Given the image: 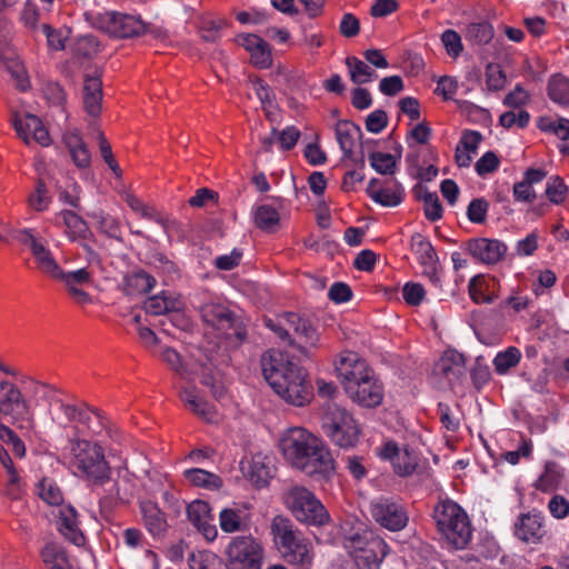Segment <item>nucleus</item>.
I'll return each mask as SVG.
<instances>
[{
	"label": "nucleus",
	"instance_id": "1",
	"mask_svg": "<svg viewBox=\"0 0 569 569\" xmlns=\"http://www.w3.org/2000/svg\"><path fill=\"white\" fill-rule=\"evenodd\" d=\"M279 449L286 462L307 476L328 479L336 466L329 448L305 428L292 427L279 438Z\"/></svg>",
	"mask_w": 569,
	"mask_h": 569
},
{
	"label": "nucleus",
	"instance_id": "2",
	"mask_svg": "<svg viewBox=\"0 0 569 569\" xmlns=\"http://www.w3.org/2000/svg\"><path fill=\"white\" fill-rule=\"evenodd\" d=\"M260 365L266 381L286 402L302 407L310 401L312 391L306 370L284 352L270 349L261 356Z\"/></svg>",
	"mask_w": 569,
	"mask_h": 569
},
{
	"label": "nucleus",
	"instance_id": "3",
	"mask_svg": "<svg viewBox=\"0 0 569 569\" xmlns=\"http://www.w3.org/2000/svg\"><path fill=\"white\" fill-rule=\"evenodd\" d=\"M70 466L93 491L103 488L104 498H119V483L111 478V468L101 446L84 439L70 441Z\"/></svg>",
	"mask_w": 569,
	"mask_h": 569
},
{
	"label": "nucleus",
	"instance_id": "4",
	"mask_svg": "<svg viewBox=\"0 0 569 569\" xmlns=\"http://www.w3.org/2000/svg\"><path fill=\"white\" fill-rule=\"evenodd\" d=\"M336 371L345 391L355 402L369 408L381 403L382 386L357 353H341L336 362Z\"/></svg>",
	"mask_w": 569,
	"mask_h": 569
},
{
	"label": "nucleus",
	"instance_id": "5",
	"mask_svg": "<svg viewBox=\"0 0 569 569\" xmlns=\"http://www.w3.org/2000/svg\"><path fill=\"white\" fill-rule=\"evenodd\" d=\"M342 531L343 548L359 569L379 567L388 553V546L383 539L368 530L360 521L355 525L346 522Z\"/></svg>",
	"mask_w": 569,
	"mask_h": 569
},
{
	"label": "nucleus",
	"instance_id": "6",
	"mask_svg": "<svg viewBox=\"0 0 569 569\" xmlns=\"http://www.w3.org/2000/svg\"><path fill=\"white\" fill-rule=\"evenodd\" d=\"M271 532L281 557L297 569H310L313 563L311 542L295 529L292 522L282 516H276L271 522Z\"/></svg>",
	"mask_w": 569,
	"mask_h": 569
},
{
	"label": "nucleus",
	"instance_id": "7",
	"mask_svg": "<svg viewBox=\"0 0 569 569\" xmlns=\"http://www.w3.org/2000/svg\"><path fill=\"white\" fill-rule=\"evenodd\" d=\"M439 533L455 549H462L471 538L470 521L455 500H440L433 509Z\"/></svg>",
	"mask_w": 569,
	"mask_h": 569
},
{
	"label": "nucleus",
	"instance_id": "8",
	"mask_svg": "<svg viewBox=\"0 0 569 569\" xmlns=\"http://www.w3.org/2000/svg\"><path fill=\"white\" fill-rule=\"evenodd\" d=\"M33 401L10 380H0V416L20 430L31 431L36 426Z\"/></svg>",
	"mask_w": 569,
	"mask_h": 569
},
{
	"label": "nucleus",
	"instance_id": "9",
	"mask_svg": "<svg viewBox=\"0 0 569 569\" xmlns=\"http://www.w3.org/2000/svg\"><path fill=\"white\" fill-rule=\"evenodd\" d=\"M266 326L281 340L297 349L306 357L310 356L309 348L318 342L317 330L309 320L293 312H284L276 319H266Z\"/></svg>",
	"mask_w": 569,
	"mask_h": 569
},
{
	"label": "nucleus",
	"instance_id": "10",
	"mask_svg": "<svg viewBox=\"0 0 569 569\" xmlns=\"http://www.w3.org/2000/svg\"><path fill=\"white\" fill-rule=\"evenodd\" d=\"M84 20L91 28L114 39L140 37L147 32L148 27L140 16L114 10L87 11Z\"/></svg>",
	"mask_w": 569,
	"mask_h": 569
},
{
	"label": "nucleus",
	"instance_id": "11",
	"mask_svg": "<svg viewBox=\"0 0 569 569\" xmlns=\"http://www.w3.org/2000/svg\"><path fill=\"white\" fill-rule=\"evenodd\" d=\"M322 429L325 435L341 448L355 447L359 440V427L353 417L341 406L328 401L323 405Z\"/></svg>",
	"mask_w": 569,
	"mask_h": 569
},
{
	"label": "nucleus",
	"instance_id": "12",
	"mask_svg": "<svg viewBox=\"0 0 569 569\" xmlns=\"http://www.w3.org/2000/svg\"><path fill=\"white\" fill-rule=\"evenodd\" d=\"M206 323L219 331L232 346H238L246 338V329L239 318L226 306L207 303L200 309Z\"/></svg>",
	"mask_w": 569,
	"mask_h": 569
},
{
	"label": "nucleus",
	"instance_id": "13",
	"mask_svg": "<svg viewBox=\"0 0 569 569\" xmlns=\"http://www.w3.org/2000/svg\"><path fill=\"white\" fill-rule=\"evenodd\" d=\"M31 397H36V401L40 400L49 402V405H58L66 418V422H78L82 426L90 428L91 413L96 415L98 419L100 416L97 411H90L87 408L77 407L76 405L66 403L58 398L59 390L51 385L43 383L37 380L30 382Z\"/></svg>",
	"mask_w": 569,
	"mask_h": 569
},
{
	"label": "nucleus",
	"instance_id": "14",
	"mask_svg": "<svg viewBox=\"0 0 569 569\" xmlns=\"http://www.w3.org/2000/svg\"><path fill=\"white\" fill-rule=\"evenodd\" d=\"M226 553L231 569H261L263 549L251 536L233 537Z\"/></svg>",
	"mask_w": 569,
	"mask_h": 569
},
{
	"label": "nucleus",
	"instance_id": "15",
	"mask_svg": "<svg viewBox=\"0 0 569 569\" xmlns=\"http://www.w3.org/2000/svg\"><path fill=\"white\" fill-rule=\"evenodd\" d=\"M13 239L21 244L29 247L37 267L42 273L57 280L62 268L58 264L42 238L38 237L33 229L16 230Z\"/></svg>",
	"mask_w": 569,
	"mask_h": 569
},
{
	"label": "nucleus",
	"instance_id": "16",
	"mask_svg": "<svg viewBox=\"0 0 569 569\" xmlns=\"http://www.w3.org/2000/svg\"><path fill=\"white\" fill-rule=\"evenodd\" d=\"M44 501L58 509L57 513H54L58 532L70 543L77 547H83L87 538L79 527L77 509L70 503H64V500Z\"/></svg>",
	"mask_w": 569,
	"mask_h": 569
},
{
	"label": "nucleus",
	"instance_id": "17",
	"mask_svg": "<svg viewBox=\"0 0 569 569\" xmlns=\"http://www.w3.org/2000/svg\"><path fill=\"white\" fill-rule=\"evenodd\" d=\"M231 358L226 351L208 356V362L201 367V383L210 389L211 395L220 400L226 396V379L222 367L228 366Z\"/></svg>",
	"mask_w": 569,
	"mask_h": 569
},
{
	"label": "nucleus",
	"instance_id": "18",
	"mask_svg": "<svg viewBox=\"0 0 569 569\" xmlns=\"http://www.w3.org/2000/svg\"><path fill=\"white\" fill-rule=\"evenodd\" d=\"M381 456L391 461L396 473L401 477H407L415 472L426 475L427 477L430 476L427 468L419 463V457L408 448L400 450L395 443L389 442L383 447Z\"/></svg>",
	"mask_w": 569,
	"mask_h": 569
},
{
	"label": "nucleus",
	"instance_id": "19",
	"mask_svg": "<svg viewBox=\"0 0 569 569\" xmlns=\"http://www.w3.org/2000/svg\"><path fill=\"white\" fill-rule=\"evenodd\" d=\"M465 373V357L455 350L446 351L433 367V375L439 377L438 383L441 388L453 386Z\"/></svg>",
	"mask_w": 569,
	"mask_h": 569
},
{
	"label": "nucleus",
	"instance_id": "20",
	"mask_svg": "<svg viewBox=\"0 0 569 569\" xmlns=\"http://www.w3.org/2000/svg\"><path fill=\"white\" fill-rule=\"evenodd\" d=\"M292 516L308 526H325L330 521V515L320 500H288Z\"/></svg>",
	"mask_w": 569,
	"mask_h": 569
},
{
	"label": "nucleus",
	"instance_id": "21",
	"mask_svg": "<svg viewBox=\"0 0 569 569\" xmlns=\"http://www.w3.org/2000/svg\"><path fill=\"white\" fill-rule=\"evenodd\" d=\"M236 42L250 53V62L256 68L268 69L272 66L271 47L261 37L253 33H241L236 37Z\"/></svg>",
	"mask_w": 569,
	"mask_h": 569
},
{
	"label": "nucleus",
	"instance_id": "22",
	"mask_svg": "<svg viewBox=\"0 0 569 569\" xmlns=\"http://www.w3.org/2000/svg\"><path fill=\"white\" fill-rule=\"evenodd\" d=\"M241 469L250 483L258 489L267 487L274 476L273 459L262 453L253 455L247 465L242 462Z\"/></svg>",
	"mask_w": 569,
	"mask_h": 569
},
{
	"label": "nucleus",
	"instance_id": "23",
	"mask_svg": "<svg viewBox=\"0 0 569 569\" xmlns=\"http://www.w3.org/2000/svg\"><path fill=\"white\" fill-rule=\"evenodd\" d=\"M372 518L390 531L403 529L408 522L407 513L395 502L379 500L371 508Z\"/></svg>",
	"mask_w": 569,
	"mask_h": 569
},
{
	"label": "nucleus",
	"instance_id": "24",
	"mask_svg": "<svg viewBox=\"0 0 569 569\" xmlns=\"http://www.w3.org/2000/svg\"><path fill=\"white\" fill-rule=\"evenodd\" d=\"M467 250L478 261L495 264L505 257L507 246L497 239L478 238L468 241Z\"/></svg>",
	"mask_w": 569,
	"mask_h": 569
},
{
	"label": "nucleus",
	"instance_id": "25",
	"mask_svg": "<svg viewBox=\"0 0 569 569\" xmlns=\"http://www.w3.org/2000/svg\"><path fill=\"white\" fill-rule=\"evenodd\" d=\"M515 536L527 543H540L547 536L540 512L521 513L515 523Z\"/></svg>",
	"mask_w": 569,
	"mask_h": 569
},
{
	"label": "nucleus",
	"instance_id": "26",
	"mask_svg": "<svg viewBox=\"0 0 569 569\" xmlns=\"http://www.w3.org/2000/svg\"><path fill=\"white\" fill-rule=\"evenodd\" d=\"M251 506L247 502H233L232 507L220 511L219 523L223 532L232 533L247 528L249 521V510Z\"/></svg>",
	"mask_w": 569,
	"mask_h": 569
},
{
	"label": "nucleus",
	"instance_id": "27",
	"mask_svg": "<svg viewBox=\"0 0 569 569\" xmlns=\"http://www.w3.org/2000/svg\"><path fill=\"white\" fill-rule=\"evenodd\" d=\"M178 299L170 291L162 290L161 292L149 297L144 303L143 309L147 313L153 316H170V323L174 328L176 319H178Z\"/></svg>",
	"mask_w": 569,
	"mask_h": 569
},
{
	"label": "nucleus",
	"instance_id": "28",
	"mask_svg": "<svg viewBox=\"0 0 569 569\" xmlns=\"http://www.w3.org/2000/svg\"><path fill=\"white\" fill-rule=\"evenodd\" d=\"M140 511L146 529L153 537H162L167 531L168 523L166 513L156 500H140Z\"/></svg>",
	"mask_w": 569,
	"mask_h": 569
},
{
	"label": "nucleus",
	"instance_id": "29",
	"mask_svg": "<svg viewBox=\"0 0 569 569\" xmlns=\"http://www.w3.org/2000/svg\"><path fill=\"white\" fill-rule=\"evenodd\" d=\"M83 107L88 114L96 117L101 111L102 81L98 74L83 76Z\"/></svg>",
	"mask_w": 569,
	"mask_h": 569
},
{
	"label": "nucleus",
	"instance_id": "30",
	"mask_svg": "<svg viewBox=\"0 0 569 569\" xmlns=\"http://www.w3.org/2000/svg\"><path fill=\"white\" fill-rule=\"evenodd\" d=\"M411 249L419 257L430 280L437 282L439 280L436 271L437 254L432 244L425 237L416 233L411 238Z\"/></svg>",
	"mask_w": 569,
	"mask_h": 569
},
{
	"label": "nucleus",
	"instance_id": "31",
	"mask_svg": "<svg viewBox=\"0 0 569 569\" xmlns=\"http://www.w3.org/2000/svg\"><path fill=\"white\" fill-rule=\"evenodd\" d=\"M62 140L74 166L79 169L89 168L91 164V153L80 133L77 130L68 131L63 134Z\"/></svg>",
	"mask_w": 569,
	"mask_h": 569
},
{
	"label": "nucleus",
	"instance_id": "32",
	"mask_svg": "<svg viewBox=\"0 0 569 569\" xmlns=\"http://www.w3.org/2000/svg\"><path fill=\"white\" fill-rule=\"evenodd\" d=\"M46 569H73L67 549L56 541L47 542L40 550Z\"/></svg>",
	"mask_w": 569,
	"mask_h": 569
},
{
	"label": "nucleus",
	"instance_id": "33",
	"mask_svg": "<svg viewBox=\"0 0 569 569\" xmlns=\"http://www.w3.org/2000/svg\"><path fill=\"white\" fill-rule=\"evenodd\" d=\"M367 193L375 202L385 207L398 206L403 199V188L400 184H395L392 188H379L377 179L370 180Z\"/></svg>",
	"mask_w": 569,
	"mask_h": 569
},
{
	"label": "nucleus",
	"instance_id": "34",
	"mask_svg": "<svg viewBox=\"0 0 569 569\" xmlns=\"http://www.w3.org/2000/svg\"><path fill=\"white\" fill-rule=\"evenodd\" d=\"M156 279L144 270H134L123 278V292L136 297L149 292L156 284Z\"/></svg>",
	"mask_w": 569,
	"mask_h": 569
},
{
	"label": "nucleus",
	"instance_id": "35",
	"mask_svg": "<svg viewBox=\"0 0 569 569\" xmlns=\"http://www.w3.org/2000/svg\"><path fill=\"white\" fill-rule=\"evenodd\" d=\"M58 217L62 219L69 240H84L90 233L87 222L74 211L61 210Z\"/></svg>",
	"mask_w": 569,
	"mask_h": 569
},
{
	"label": "nucleus",
	"instance_id": "36",
	"mask_svg": "<svg viewBox=\"0 0 569 569\" xmlns=\"http://www.w3.org/2000/svg\"><path fill=\"white\" fill-rule=\"evenodd\" d=\"M361 136V130L353 122L348 120H340L336 124V137L338 143L346 156L352 153V149L357 139Z\"/></svg>",
	"mask_w": 569,
	"mask_h": 569
},
{
	"label": "nucleus",
	"instance_id": "37",
	"mask_svg": "<svg viewBox=\"0 0 569 569\" xmlns=\"http://www.w3.org/2000/svg\"><path fill=\"white\" fill-rule=\"evenodd\" d=\"M170 482L167 479V475L160 470L148 471L144 479L142 480V488L144 495L157 496L161 498H172L170 493Z\"/></svg>",
	"mask_w": 569,
	"mask_h": 569
},
{
	"label": "nucleus",
	"instance_id": "38",
	"mask_svg": "<svg viewBox=\"0 0 569 569\" xmlns=\"http://www.w3.org/2000/svg\"><path fill=\"white\" fill-rule=\"evenodd\" d=\"M184 477L191 485L210 491L219 490L223 486V481L218 475L203 469L186 470Z\"/></svg>",
	"mask_w": 569,
	"mask_h": 569
},
{
	"label": "nucleus",
	"instance_id": "39",
	"mask_svg": "<svg viewBox=\"0 0 569 569\" xmlns=\"http://www.w3.org/2000/svg\"><path fill=\"white\" fill-rule=\"evenodd\" d=\"M253 220L257 228L267 232H273L279 227L280 214L272 206L260 204L253 210Z\"/></svg>",
	"mask_w": 569,
	"mask_h": 569
},
{
	"label": "nucleus",
	"instance_id": "40",
	"mask_svg": "<svg viewBox=\"0 0 569 569\" xmlns=\"http://www.w3.org/2000/svg\"><path fill=\"white\" fill-rule=\"evenodd\" d=\"M346 66L349 71L350 80L355 84H365L377 78L376 71L357 57H348L346 59Z\"/></svg>",
	"mask_w": 569,
	"mask_h": 569
},
{
	"label": "nucleus",
	"instance_id": "41",
	"mask_svg": "<svg viewBox=\"0 0 569 569\" xmlns=\"http://www.w3.org/2000/svg\"><path fill=\"white\" fill-rule=\"evenodd\" d=\"M227 27V20L214 19L211 16H202L198 18L197 28L201 38L207 42H216L220 39V32Z\"/></svg>",
	"mask_w": 569,
	"mask_h": 569
},
{
	"label": "nucleus",
	"instance_id": "42",
	"mask_svg": "<svg viewBox=\"0 0 569 569\" xmlns=\"http://www.w3.org/2000/svg\"><path fill=\"white\" fill-rule=\"evenodd\" d=\"M39 33L46 38L49 50L61 51L66 48V41L70 36V29L67 27L53 28L51 24L43 22Z\"/></svg>",
	"mask_w": 569,
	"mask_h": 569
},
{
	"label": "nucleus",
	"instance_id": "43",
	"mask_svg": "<svg viewBox=\"0 0 569 569\" xmlns=\"http://www.w3.org/2000/svg\"><path fill=\"white\" fill-rule=\"evenodd\" d=\"M465 38L476 46L487 44L493 38V28L485 21L470 23L466 28Z\"/></svg>",
	"mask_w": 569,
	"mask_h": 569
},
{
	"label": "nucleus",
	"instance_id": "44",
	"mask_svg": "<svg viewBox=\"0 0 569 569\" xmlns=\"http://www.w3.org/2000/svg\"><path fill=\"white\" fill-rule=\"evenodd\" d=\"M20 21L34 37L41 30L40 9L33 0H27L20 11Z\"/></svg>",
	"mask_w": 569,
	"mask_h": 569
},
{
	"label": "nucleus",
	"instance_id": "45",
	"mask_svg": "<svg viewBox=\"0 0 569 569\" xmlns=\"http://www.w3.org/2000/svg\"><path fill=\"white\" fill-rule=\"evenodd\" d=\"M560 481V473L555 462H547L543 473L535 481L533 486L541 493H551Z\"/></svg>",
	"mask_w": 569,
	"mask_h": 569
},
{
	"label": "nucleus",
	"instance_id": "46",
	"mask_svg": "<svg viewBox=\"0 0 569 569\" xmlns=\"http://www.w3.org/2000/svg\"><path fill=\"white\" fill-rule=\"evenodd\" d=\"M40 123V118L26 113L24 116L16 114L13 118V127L18 136L27 143H30L34 129Z\"/></svg>",
	"mask_w": 569,
	"mask_h": 569
},
{
	"label": "nucleus",
	"instance_id": "47",
	"mask_svg": "<svg viewBox=\"0 0 569 569\" xmlns=\"http://www.w3.org/2000/svg\"><path fill=\"white\" fill-rule=\"evenodd\" d=\"M96 220L100 232L104 233L109 238L117 240L121 239V228L119 221L103 211H98L92 214Z\"/></svg>",
	"mask_w": 569,
	"mask_h": 569
},
{
	"label": "nucleus",
	"instance_id": "48",
	"mask_svg": "<svg viewBox=\"0 0 569 569\" xmlns=\"http://www.w3.org/2000/svg\"><path fill=\"white\" fill-rule=\"evenodd\" d=\"M99 52V41L93 34H84L78 38L73 46V53L78 58L91 59Z\"/></svg>",
	"mask_w": 569,
	"mask_h": 569
},
{
	"label": "nucleus",
	"instance_id": "49",
	"mask_svg": "<svg viewBox=\"0 0 569 569\" xmlns=\"http://www.w3.org/2000/svg\"><path fill=\"white\" fill-rule=\"evenodd\" d=\"M548 93L551 100L560 104H569V79L555 77L549 81Z\"/></svg>",
	"mask_w": 569,
	"mask_h": 569
},
{
	"label": "nucleus",
	"instance_id": "50",
	"mask_svg": "<svg viewBox=\"0 0 569 569\" xmlns=\"http://www.w3.org/2000/svg\"><path fill=\"white\" fill-rule=\"evenodd\" d=\"M520 357V351L515 347H510L506 351L499 352L493 359L496 371L500 375L506 373L510 368L518 365Z\"/></svg>",
	"mask_w": 569,
	"mask_h": 569
},
{
	"label": "nucleus",
	"instance_id": "51",
	"mask_svg": "<svg viewBox=\"0 0 569 569\" xmlns=\"http://www.w3.org/2000/svg\"><path fill=\"white\" fill-rule=\"evenodd\" d=\"M538 127L542 131H549L555 133L561 140L569 139V120L566 118H540Z\"/></svg>",
	"mask_w": 569,
	"mask_h": 569
},
{
	"label": "nucleus",
	"instance_id": "52",
	"mask_svg": "<svg viewBox=\"0 0 569 569\" xmlns=\"http://www.w3.org/2000/svg\"><path fill=\"white\" fill-rule=\"evenodd\" d=\"M187 516L196 528L211 516V508L207 500H192L187 506Z\"/></svg>",
	"mask_w": 569,
	"mask_h": 569
},
{
	"label": "nucleus",
	"instance_id": "53",
	"mask_svg": "<svg viewBox=\"0 0 569 569\" xmlns=\"http://www.w3.org/2000/svg\"><path fill=\"white\" fill-rule=\"evenodd\" d=\"M489 282L483 277H475L469 283V293L476 303H490L493 297L488 295Z\"/></svg>",
	"mask_w": 569,
	"mask_h": 569
},
{
	"label": "nucleus",
	"instance_id": "54",
	"mask_svg": "<svg viewBox=\"0 0 569 569\" xmlns=\"http://www.w3.org/2000/svg\"><path fill=\"white\" fill-rule=\"evenodd\" d=\"M98 146H99L100 154H101L103 161L108 164L109 169L113 172L116 178H121L122 170H121L120 166L118 164V162L113 156L111 144L107 140L103 132L98 133Z\"/></svg>",
	"mask_w": 569,
	"mask_h": 569
},
{
	"label": "nucleus",
	"instance_id": "55",
	"mask_svg": "<svg viewBox=\"0 0 569 569\" xmlns=\"http://www.w3.org/2000/svg\"><path fill=\"white\" fill-rule=\"evenodd\" d=\"M51 199L47 186L42 179L36 182L34 191L29 197V204L36 211L47 210Z\"/></svg>",
	"mask_w": 569,
	"mask_h": 569
},
{
	"label": "nucleus",
	"instance_id": "56",
	"mask_svg": "<svg viewBox=\"0 0 569 569\" xmlns=\"http://www.w3.org/2000/svg\"><path fill=\"white\" fill-rule=\"evenodd\" d=\"M187 406L191 411H193L206 421L212 422L217 419L216 409L206 402L202 398L191 396L187 399Z\"/></svg>",
	"mask_w": 569,
	"mask_h": 569
},
{
	"label": "nucleus",
	"instance_id": "57",
	"mask_svg": "<svg viewBox=\"0 0 569 569\" xmlns=\"http://www.w3.org/2000/svg\"><path fill=\"white\" fill-rule=\"evenodd\" d=\"M57 280L63 282L68 290L72 287L89 283L91 281V273L86 268H80L70 272L61 270Z\"/></svg>",
	"mask_w": 569,
	"mask_h": 569
},
{
	"label": "nucleus",
	"instance_id": "58",
	"mask_svg": "<svg viewBox=\"0 0 569 569\" xmlns=\"http://www.w3.org/2000/svg\"><path fill=\"white\" fill-rule=\"evenodd\" d=\"M372 168L381 174H392L396 168V158L390 153L372 152L370 154Z\"/></svg>",
	"mask_w": 569,
	"mask_h": 569
},
{
	"label": "nucleus",
	"instance_id": "59",
	"mask_svg": "<svg viewBox=\"0 0 569 569\" xmlns=\"http://www.w3.org/2000/svg\"><path fill=\"white\" fill-rule=\"evenodd\" d=\"M567 191L568 188L560 177L553 176L549 179L546 188V194L551 202L556 204L561 203L566 198Z\"/></svg>",
	"mask_w": 569,
	"mask_h": 569
},
{
	"label": "nucleus",
	"instance_id": "60",
	"mask_svg": "<svg viewBox=\"0 0 569 569\" xmlns=\"http://www.w3.org/2000/svg\"><path fill=\"white\" fill-rule=\"evenodd\" d=\"M489 203L483 198L473 199L467 209L468 219L473 223H482L486 220Z\"/></svg>",
	"mask_w": 569,
	"mask_h": 569
},
{
	"label": "nucleus",
	"instance_id": "61",
	"mask_svg": "<svg viewBox=\"0 0 569 569\" xmlns=\"http://www.w3.org/2000/svg\"><path fill=\"white\" fill-rule=\"evenodd\" d=\"M42 93L46 100L53 106H62L66 101V93L63 88L53 81L43 84Z\"/></svg>",
	"mask_w": 569,
	"mask_h": 569
},
{
	"label": "nucleus",
	"instance_id": "62",
	"mask_svg": "<svg viewBox=\"0 0 569 569\" xmlns=\"http://www.w3.org/2000/svg\"><path fill=\"white\" fill-rule=\"evenodd\" d=\"M499 162L498 156L492 151H488L476 162L475 169L479 176L483 177L495 172L499 167Z\"/></svg>",
	"mask_w": 569,
	"mask_h": 569
},
{
	"label": "nucleus",
	"instance_id": "63",
	"mask_svg": "<svg viewBox=\"0 0 569 569\" xmlns=\"http://www.w3.org/2000/svg\"><path fill=\"white\" fill-rule=\"evenodd\" d=\"M38 498H60V487L52 478L43 477L36 486Z\"/></svg>",
	"mask_w": 569,
	"mask_h": 569
},
{
	"label": "nucleus",
	"instance_id": "64",
	"mask_svg": "<svg viewBox=\"0 0 569 569\" xmlns=\"http://www.w3.org/2000/svg\"><path fill=\"white\" fill-rule=\"evenodd\" d=\"M441 41L451 57H458L462 51V43L460 36L453 30H446L441 36Z\"/></svg>",
	"mask_w": 569,
	"mask_h": 569
}]
</instances>
